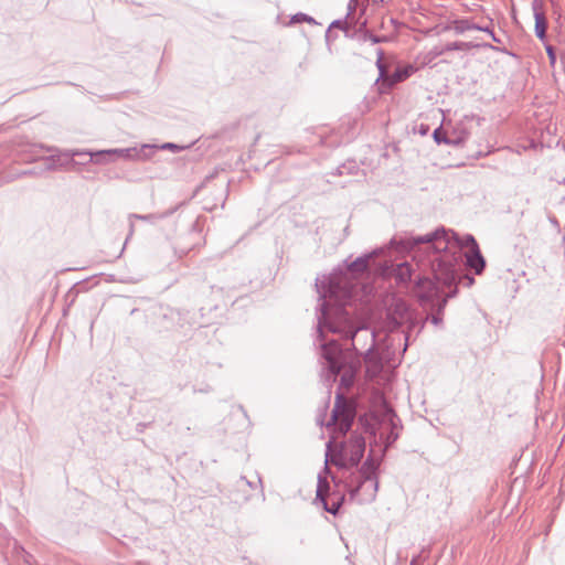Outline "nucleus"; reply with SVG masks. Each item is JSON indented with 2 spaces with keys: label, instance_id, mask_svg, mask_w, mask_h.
<instances>
[{
  "label": "nucleus",
  "instance_id": "13",
  "mask_svg": "<svg viewBox=\"0 0 565 565\" xmlns=\"http://www.w3.org/2000/svg\"><path fill=\"white\" fill-rule=\"evenodd\" d=\"M90 161H94L95 163L98 164H106L113 162L109 157H93Z\"/></svg>",
  "mask_w": 565,
  "mask_h": 565
},
{
  "label": "nucleus",
  "instance_id": "3",
  "mask_svg": "<svg viewBox=\"0 0 565 565\" xmlns=\"http://www.w3.org/2000/svg\"><path fill=\"white\" fill-rule=\"evenodd\" d=\"M323 355L329 363V369L333 374H341V383L349 387L354 380L356 367L353 364H341V351L335 342L323 347Z\"/></svg>",
  "mask_w": 565,
  "mask_h": 565
},
{
  "label": "nucleus",
  "instance_id": "10",
  "mask_svg": "<svg viewBox=\"0 0 565 565\" xmlns=\"http://www.w3.org/2000/svg\"><path fill=\"white\" fill-rule=\"evenodd\" d=\"M436 279L440 282H443L446 286H450L456 280V275L452 270H447L445 273L436 271Z\"/></svg>",
  "mask_w": 565,
  "mask_h": 565
},
{
  "label": "nucleus",
  "instance_id": "15",
  "mask_svg": "<svg viewBox=\"0 0 565 565\" xmlns=\"http://www.w3.org/2000/svg\"><path fill=\"white\" fill-rule=\"evenodd\" d=\"M446 246V242L443 238H435L434 247L438 250L443 249Z\"/></svg>",
  "mask_w": 565,
  "mask_h": 565
},
{
  "label": "nucleus",
  "instance_id": "2",
  "mask_svg": "<svg viewBox=\"0 0 565 565\" xmlns=\"http://www.w3.org/2000/svg\"><path fill=\"white\" fill-rule=\"evenodd\" d=\"M365 449L363 437L354 435L350 440L340 447L329 443L327 451V463L330 462L340 468H351L356 466Z\"/></svg>",
  "mask_w": 565,
  "mask_h": 565
},
{
  "label": "nucleus",
  "instance_id": "8",
  "mask_svg": "<svg viewBox=\"0 0 565 565\" xmlns=\"http://www.w3.org/2000/svg\"><path fill=\"white\" fill-rule=\"evenodd\" d=\"M534 19H535V34L540 40L545 39L547 21L544 13L537 9H534Z\"/></svg>",
  "mask_w": 565,
  "mask_h": 565
},
{
  "label": "nucleus",
  "instance_id": "6",
  "mask_svg": "<svg viewBox=\"0 0 565 565\" xmlns=\"http://www.w3.org/2000/svg\"><path fill=\"white\" fill-rule=\"evenodd\" d=\"M417 71L418 67L413 64L397 66L395 72L391 75L381 68L380 78L382 81V87L392 88L395 84L404 82Z\"/></svg>",
  "mask_w": 565,
  "mask_h": 565
},
{
  "label": "nucleus",
  "instance_id": "16",
  "mask_svg": "<svg viewBox=\"0 0 565 565\" xmlns=\"http://www.w3.org/2000/svg\"><path fill=\"white\" fill-rule=\"evenodd\" d=\"M366 267V263L364 260H360V262H355L353 265H352V269H356V270H363L365 269Z\"/></svg>",
  "mask_w": 565,
  "mask_h": 565
},
{
  "label": "nucleus",
  "instance_id": "11",
  "mask_svg": "<svg viewBox=\"0 0 565 565\" xmlns=\"http://www.w3.org/2000/svg\"><path fill=\"white\" fill-rule=\"evenodd\" d=\"M231 416L239 419V422L243 426H247V424H248L247 415L241 407L234 408Z\"/></svg>",
  "mask_w": 565,
  "mask_h": 565
},
{
  "label": "nucleus",
  "instance_id": "1",
  "mask_svg": "<svg viewBox=\"0 0 565 565\" xmlns=\"http://www.w3.org/2000/svg\"><path fill=\"white\" fill-rule=\"evenodd\" d=\"M156 146L143 143L139 147H131V148H124V149H106V150H99L96 152L92 151H81V150H66V151H58L54 150V153L50 157V160L52 161V164L50 168H56L57 162L61 161V159H65V161L72 160L74 157H88L90 160L93 157H109L113 162L124 159V160H148L150 158V151Z\"/></svg>",
  "mask_w": 565,
  "mask_h": 565
},
{
  "label": "nucleus",
  "instance_id": "7",
  "mask_svg": "<svg viewBox=\"0 0 565 565\" xmlns=\"http://www.w3.org/2000/svg\"><path fill=\"white\" fill-rule=\"evenodd\" d=\"M463 246L467 249L465 253V256L467 259V265L471 269H473L476 274H478V275L481 274L484 268L486 262L480 253V249H479V246H478L476 239L471 236L467 237L465 239Z\"/></svg>",
  "mask_w": 565,
  "mask_h": 565
},
{
  "label": "nucleus",
  "instance_id": "9",
  "mask_svg": "<svg viewBox=\"0 0 565 565\" xmlns=\"http://www.w3.org/2000/svg\"><path fill=\"white\" fill-rule=\"evenodd\" d=\"M407 318L406 306L403 302L396 303L395 312L392 316L394 327L402 324Z\"/></svg>",
  "mask_w": 565,
  "mask_h": 565
},
{
  "label": "nucleus",
  "instance_id": "4",
  "mask_svg": "<svg viewBox=\"0 0 565 565\" xmlns=\"http://www.w3.org/2000/svg\"><path fill=\"white\" fill-rule=\"evenodd\" d=\"M354 409L352 405L342 396H337L332 411L331 422L328 426L333 425L340 434H345L353 422Z\"/></svg>",
  "mask_w": 565,
  "mask_h": 565
},
{
  "label": "nucleus",
  "instance_id": "12",
  "mask_svg": "<svg viewBox=\"0 0 565 565\" xmlns=\"http://www.w3.org/2000/svg\"><path fill=\"white\" fill-rule=\"evenodd\" d=\"M156 147L150 151V157L153 154V152L157 150V149H169V150H177V143H173V142H167V143H163L161 146H157L154 145Z\"/></svg>",
  "mask_w": 565,
  "mask_h": 565
},
{
  "label": "nucleus",
  "instance_id": "17",
  "mask_svg": "<svg viewBox=\"0 0 565 565\" xmlns=\"http://www.w3.org/2000/svg\"><path fill=\"white\" fill-rule=\"evenodd\" d=\"M132 217H135V218H140V220H148V218H150L151 216H139V215H134Z\"/></svg>",
  "mask_w": 565,
  "mask_h": 565
},
{
  "label": "nucleus",
  "instance_id": "5",
  "mask_svg": "<svg viewBox=\"0 0 565 565\" xmlns=\"http://www.w3.org/2000/svg\"><path fill=\"white\" fill-rule=\"evenodd\" d=\"M317 499L320 500L323 504V508L335 514L343 501V497L338 493H329V483L326 479L319 478L318 487H317Z\"/></svg>",
  "mask_w": 565,
  "mask_h": 565
},
{
  "label": "nucleus",
  "instance_id": "14",
  "mask_svg": "<svg viewBox=\"0 0 565 565\" xmlns=\"http://www.w3.org/2000/svg\"><path fill=\"white\" fill-rule=\"evenodd\" d=\"M546 53L548 55L551 64L554 65L556 57H555L554 50H553V47L551 45L546 46Z\"/></svg>",
  "mask_w": 565,
  "mask_h": 565
}]
</instances>
